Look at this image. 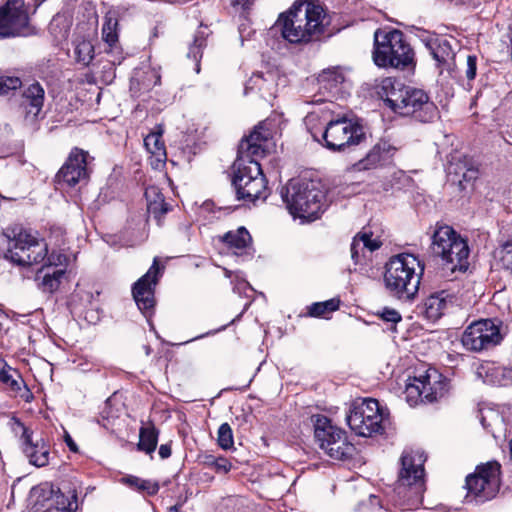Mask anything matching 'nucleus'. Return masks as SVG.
I'll use <instances>...</instances> for the list:
<instances>
[{"label":"nucleus","mask_w":512,"mask_h":512,"mask_svg":"<svg viewBox=\"0 0 512 512\" xmlns=\"http://www.w3.org/2000/svg\"><path fill=\"white\" fill-rule=\"evenodd\" d=\"M314 436L320 448H327L337 437L346 435L345 431L332 425L330 419L323 415H317L313 418Z\"/></svg>","instance_id":"412c9836"},{"label":"nucleus","mask_w":512,"mask_h":512,"mask_svg":"<svg viewBox=\"0 0 512 512\" xmlns=\"http://www.w3.org/2000/svg\"><path fill=\"white\" fill-rule=\"evenodd\" d=\"M253 0H231L233 6H241L242 8H248L251 5Z\"/></svg>","instance_id":"09e8293b"},{"label":"nucleus","mask_w":512,"mask_h":512,"mask_svg":"<svg viewBox=\"0 0 512 512\" xmlns=\"http://www.w3.org/2000/svg\"><path fill=\"white\" fill-rule=\"evenodd\" d=\"M160 276L157 258L154 259L152 266L138 281L133 285L132 295L142 312H146L154 307V291Z\"/></svg>","instance_id":"dca6fc26"},{"label":"nucleus","mask_w":512,"mask_h":512,"mask_svg":"<svg viewBox=\"0 0 512 512\" xmlns=\"http://www.w3.org/2000/svg\"><path fill=\"white\" fill-rule=\"evenodd\" d=\"M121 481L129 487L149 496L155 495L159 491V484L156 481L145 480L132 475L123 477Z\"/></svg>","instance_id":"72a5a7b5"},{"label":"nucleus","mask_w":512,"mask_h":512,"mask_svg":"<svg viewBox=\"0 0 512 512\" xmlns=\"http://www.w3.org/2000/svg\"><path fill=\"white\" fill-rule=\"evenodd\" d=\"M382 242L375 238H372V234L367 232H360L353 238V250L357 254V248H362V256L367 258V253L371 254L375 250L379 249Z\"/></svg>","instance_id":"473e14b6"},{"label":"nucleus","mask_w":512,"mask_h":512,"mask_svg":"<svg viewBox=\"0 0 512 512\" xmlns=\"http://www.w3.org/2000/svg\"><path fill=\"white\" fill-rule=\"evenodd\" d=\"M463 178H464V179H467V175H466V173H464V174H463Z\"/></svg>","instance_id":"6e6d98bb"},{"label":"nucleus","mask_w":512,"mask_h":512,"mask_svg":"<svg viewBox=\"0 0 512 512\" xmlns=\"http://www.w3.org/2000/svg\"><path fill=\"white\" fill-rule=\"evenodd\" d=\"M448 382L435 368H428L423 373L409 379L404 394L410 406L419 403H433L445 396Z\"/></svg>","instance_id":"9d476101"},{"label":"nucleus","mask_w":512,"mask_h":512,"mask_svg":"<svg viewBox=\"0 0 512 512\" xmlns=\"http://www.w3.org/2000/svg\"><path fill=\"white\" fill-rule=\"evenodd\" d=\"M366 138L362 125L346 117L331 120L323 134V146L332 152H344Z\"/></svg>","instance_id":"ddd939ff"},{"label":"nucleus","mask_w":512,"mask_h":512,"mask_svg":"<svg viewBox=\"0 0 512 512\" xmlns=\"http://www.w3.org/2000/svg\"><path fill=\"white\" fill-rule=\"evenodd\" d=\"M65 442L71 451H73V452L77 451V445L75 444V442L73 441V439L71 438L70 435L67 434L65 436Z\"/></svg>","instance_id":"8fccbe9b"},{"label":"nucleus","mask_w":512,"mask_h":512,"mask_svg":"<svg viewBox=\"0 0 512 512\" xmlns=\"http://www.w3.org/2000/svg\"><path fill=\"white\" fill-rule=\"evenodd\" d=\"M326 16L322 6L310 2L294 4L282 13L275 26L290 43L300 44L318 40L325 31Z\"/></svg>","instance_id":"7ed1b4c3"},{"label":"nucleus","mask_w":512,"mask_h":512,"mask_svg":"<svg viewBox=\"0 0 512 512\" xmlns=\"http://www.w3.org/2000/svg\"><path fill=\"white\" fill-rule=\"evenodd\" d=\"M510 454H511V458H512V440L510 441Z\"/></svg>","instance_id":"5fc2aeb1"},{"label":"nucleus","mask_w":512,"mask_h":512,"mask_svg":"<svg viewBox=\"0 0 512 512\" xmlns=\"http://www.w3.org/2000/svg\"><path fill=\"white\" fill-rule=\"evenodd\" d=\"M202 463L210 468H213L217 473H228L231 468V462L225 457H215L212 454H206L202 458Z\"/></svg>","instance_id":"e433bc0d"},{"label":"nucleus","mask_w":512,"mask_h":512,"mask_svg":"<svg viewBox=\"0 0 512 512\" xmlns=\"http://www.w3.org/2000/svg\"><path fill=\"white\" fill-rule=\"evenodd\" d=\"M379 316L384 321L391 322L393 324H396L402 320L400 313L397 310L391 308H383V310L379 312Z\"/></svg>","instance_id":"c03bdc74"},{"label":"nucleus","mask_w":512,"mask_h":512,"mask_svg":"<svg viewBox=\"0 0 512 512\" xmlns=\"http://www.w3.org/2000/svg\"><path fill=\"white\" fill-rule=\"evenodd\" d=\"M346 421L355 434L363 437H371L383 430L382 410L378 401L372 398L354 401Z\"/></svg>","instance_id":"f8f14e48"},{"label":"nucleus","mask_w":512,"mask_h":512,"mask_svg":"<svg viewBox=\"0 0 512 512\" xmlns=\"http://www.w3.org/2000/svg\"><path fill=\"white\" fill-rule=\"evenodd\" d=\"M477 71V57L474 55L467 56L465 74L468 80H473Z\"/></svg>","instance_id":"a18cd8bd"},{"label":"nucleus","mask_w":512,"mask_h":512,"mask_svg":"<svg viewBox=\"0 0 512 512\" xmlns=\"http://www.w3.org/2000/svg\"><path fill=\"white\" fill-rule=\"evenodd\" d=\"M351 258L353 259V261L358 264V263H361L363 259H365L363 256H362V248L358 247L357 248V254L354 253V250H353V242L351 243Z\"/></svg>","instance_id":"de8ad7c7"},{"label":"nucleus","mask_w":512,"mask_h":512,"mask_svg":"<svg viewBox=\"0 0 512 512\" xmlns=\"http://www.w3.org/2000/svg\"><path fill=\"white\" fill-rule=\"evenodd\" d=\"M207 34L203 30H198L194 36V41L190 45L187 57L192 58L196 62L195 70L197 73L200 71L199 61L202 57V49L206 45Z\"/></svg>","instance_id":"f704fd0d"},{"label":"nucleus","mask_w":512,"mask_h":512,"mask_svg":"<svg viewBox=\"0 0 512 512\" xmlns=\"http://www.w3.org/2000/svg\"><path fill=\"white\" fill-rule=\"evenodd\" d=\"M55 508L48 512H74L78 508L77 494L75 490H69L68 495L58 490L54 496Z\"/></svg>","instance_id":"2f4dec72"},{"label":"nucleus","mask_w":512,"mask_h":512,"mask_svg":"<svg viewBox=\"0 0 512 512\" xmlns=\"http://www.w3.org/2000/svg\"><path fill=\"white\" fill-rule=\"evenodd\" d=\"M0 382L4 385L5 389L15 397L19 396L26 401L31 397L30 391L25 385L23 379L14 370H1Z\"/></svg>","instance_id":"393cba45"},{"label":"nucleus","mask_w":512,"mask_h":512,"mask_svg":"<svg viewBox=\"0 0 512 512\" xmlns=\"http://www.w3.org/2000/svg\"><path fill=\"white\" fill-rule=\"evenodd\" d=\"M396 152V148L386 140H379L366 155L353 164L355 171L376 169L387 162Z\"/></svg>","instance_id":"aec40b11"},{"label":"nucleus","mask_w":512,"mask_h":512,"mask_svg":"<svg viewBox=\"0 0 512 512\" xmlns=\"http://www.w3.org/2000/svg\"><path fill=\"white\" fill-rule=\"evenodd\" d=\"M13 430L18 433L21 432V439L23 441V451L29 462L36 467H43L49 462V448L44 442L32 441L31 432L19 420L14 421Z\"/></svg>","instance_id":"6ab92c4d"},{"label":"nucleus","mask_w":512,"mask_h":512,"mask_svg":"<svg viewBox=\"0 0 512 512\" xmlns=\"http://www.w3.org/2000/svg\"><path fill=\"white\" fill-rule=\"evenodd\" d=\"M87 153L75 148L57 174L58 182L70 187L88 179Z\"/></svg>","instance_id":"f3484780"},{"label":"nucleus","mask_w":512,"mask_h":512,"mask_svg":"<svg viewBox=\"0 0 512 512\" xmlns=\"http://www.w3.org/2000/svg\"><path fill=\"white\" fill-rule=\"evenodd\" d=\"M425 461L421 451H404L402 454L396 494L399 506L404 509H415L422 503Z\"/></svg>","instance_id":"423d86ee"},{"label":"nucleus","mask_w":512,"mask_h":512,"mask_svg":"<svg viewBox=\"0 0 512 512\" xmlns=\"http://www.w3.org/2000/svg\"><path fill=\"white\" fill-rule=\"evenodd\" d=\"M340 301L330 299L324 302L313 303L309 308V314L313 317H321L326 313L336 311L339 308Z\"/></svg>","instance_id":"58836bf2"},{"label":"nucleus","mask_w":512,"mask_h":512,"mask_svg":"<svg viewBox=\"0 0 512 512\" xmlns=\"http://www.w3.org/2000/svg\"><path fill=\"white\" fill-rule=\"evenodd\" d=\"M178 511H179V508L177 505H173L168 508V512H178Z\"/></svg>","instance_id":"603ef678"},{"label":"nucleus","mask_w":512,"mask_h":512,"mask_svg":"<svg viewBox=\"0 0 512 512\" xmlns=\"http://www.w3.org/2000/svg\"><path fill=\"white\" fill-rule=\"evenodd\" d=\"M373 61L381 68L405 70L415 66V53L402 31L379 28L374 32Z\"/></svg>","instance_id":"39448f33"},{"label":"nucleus","mask_w":512,"mask_h":512,"mask_svg":"<svg viewBox=\"0 0 512 512\" xmlns=\"http://www.w3.org/2000/svg\"><path fill=\"white\" fill-rule=\"evenodd\" d=\"M76 60L83 64L88 65L94 57V47L90 41H79L74 49Z\"/></svg>","instance_id":"4c0bfd02"},{"label":"nucleus","mask_w":512,"mask_h":512,"mask_svg":"<svg viewBox=\"0 0 512 512\" xmlns=\"http://www.w3.org/2000/svg\"><path fill=\"white\" fill-rule=\"evenodd\" d=\"M502 340L500 328L491 319H483L471 323L463 332V346L473 352L488 350Z\"/></svg>","instance_id":"4468645a"},{"label":"nucleus","mask_w":512,"mask_h":512,"mask_svg":"<svg viewBox=\"0 0 512 512\" xmlns=\"http://www.w3.org/2000/svg\"><path fill=\"white\" fill-rule=\"evenodd\" d=\"M118 20L111 15L105 16V21L102 27V39L112 47L118 41Z\"/></svg>","instance_id":"c9c22d12"},{"label":"nucleus","mask_w":512,"mask_h":512,"mask_svg":"<svg viewBox=\"0 0 512 512\" xmlns=\"http://www.w3.org/2000/svg\"><path fill=\"white\" fill-rule=\"evenodd\" d=\"M144 146L152 156V166L159 168L167 159L166 148L162 140V131L151 132L144 138Z\"/></svg>","instance_id":"5701e85b"},{"label":"nucleus","mask_w":512,"mask_h":512,"mask_svg":"<svg viewBox=\"0 0 512 512\" xmlns=\"http://www.w3.org/2000/svg\"><path fill=\"white\" fill-rule=\"evenodd\" d=\"M431 249L448 265L451 271H465L468 267L467 241L448 225H437L431 236Z\"/></svg>","instance_id":"1a4fd4ad"},{"label":"nucleus","mask_w":512,"mask_h":512,"mask_svg":"<svg viewBox=\"0 0 512 512\" xmlns=\"http://www.w3.org/2000/svg\"><path fill=\"white\" fill-rule=\"evenodd\" d=\"M500 261L503 268L512 272V243H507L500 250Z\"/></svg>","instance_id":"37998d69"},{"label":"nucleus","mask_w":512,"mask_h":512,"mask_svg":"<svg viewBox=\"0 0 512 512\" xmlns=\"http://www.w3.org/2000/svg\"><path fill=\"white\" fill-rule=\"evenodd\" d=\"M45 92L43 87L35 82L30 84L22 94V105L27 109V114L36 117L44 104Z\"/></svg>","instance_id":"b1692460"},{"label":"nucleus","mask_w":512,"mask_h":512,"mask_svg":"<svg viewBox=\"0 0 512 512\" xmlns=\"http://www.w3.org/2000/svg\"><path fill=\"white\" fill-rule=\"evenodd\" d=\"M344 80L343 73L337 68L323 71L318 78L320 87L330 94L338 93Z\"/></svg>","instance_id":"c85d7f7f"},{"label":"nucleus","mask_w":512,"mask_h":512,"mask_svg":"<svg viewBox=\"0 0 512 512\" xmlns=\"http://www.w3.org/2000/svg\"><path fill=\"white\" fill-rule=\"evenodd\" d=\"M425 314L430 320H438L448 307L445 292L433 294L425 301Z\"/></svg>","instance_id":"c756f323"},{"label":"nucleus","mask_w":512,"mask_h":512,"mask_svg":"<svg viewBox=\"0 0 512 512\" xmlns=\"http://www.w3.org/2000/svg\"><path fill=\"white\" fill-rule=\"evenodd\" d=\"M333 460H346L352 457L355 447L347 440V436L337 437L327 448H320Z\"/></svg>","instance_id":"bb28decb"},{"label":"nucleus","mask_w":512,"mask_h":512,"mask_svg":"<svg viewBox=\"0 0 512 512\" xmlns=\"http://www.w3.org/2000/svg\"><path fill=\"white\" fill-rule=\"evenodd\" d=\"M501 486V465L496 462H487L478 465L474 473L466 477L468 496L478 503L494 499Z\"/></svg>","instance_id":"9b49d317"},{"label":"nucleus","mask_w":512,"mask_h":512,"mask_svg":"<svg viewBox=\"0 0 512 512\" xmlns=\"http://www.w3.org/2000/svg\"><path fill=\"white\" fill-rule=\"evenodd\" d=\"M423 42L433 59L442 69L450 70L454 65L456 40L453 37L429 35Z\"/></svg>","instance_id":"a211bd4d"},{"label":"nucleus","mask_w":512,"mask_h":512,"mask_svg":"<svg viewBox=\"0 0 512 512\" xmlns=\"http://www.w3.org/2000/svg\"><path fill=\"white\" fill-rule=\"evenodd\" d=\"M8 248L5 257L19 266H31L43 262L47 256V244L31 231L14 226L7 228Z\"/></svg>","instance_id":"6e6552de"},{"label":"nucleus","mask_w":512,"mask_h":512,"mask_svg":"<svg viewBox=\"0 0 512 512\" xmlns=\"http://www.w3.org/2000/svg\"><path fill=\"white\" fill-rule=\"evenodd\" d=\"M270 139L271 132L262 122L240 142L232 180L238 200L254 202L265 193L267 182L257 158L268 152Z\"/></svg>","instance_id":"f257e3e1"},{"label":"nucleus","mask_w":512,"mask_h":512,"mask_svg":"<svg viewBox=\"0 0 512 512\" xmlns=\"http://www.w3.org/2000/svg\"><path fill=\"white\" fill-rule=\"evenodd\" d=\"M63 276L64 270L62 269H55L52 273H46L41 283L43 290L50 293L57 290Z\"/></svg>","instance_id":"ea45409f"},{"label":"nucleus","mask_w":512,"mask_h":512,"mask_svg":"<svg viewBox=\"0 0 512 512\" xmlns=\"http://www.w3.org/2000/svg\"><path fill=\"white\" fill-rule=\"evenodd\" d=\"M254 90L258 91L265 100L274 97L276 92L275 74L272 72L254 73L246 82L244 93L248 94Z\"/></svg>","instance_id":"4be33fe9"},{"label":"nucleus","mask_w":512,"mask_h":512,"mask_svg":"<svg viewBox=\"0 0 512 512\" xmlns=\"http://www.w3.org/2000/svg\"><path fill=\"white\" fill-rule=\"evenodd\" d=\"M218 445L224 449L228 450L233 447L234 445V439H233V432L228 423H223L220 425L218 429Z\"/></svg>","instance_id":"a19ab883"},{"label":"nucleus","mask_w":512,"mask_h":512,"mask_svg":"<svg viewBox=\"0 0 512 512\" xmlns=\"http://www.w3.org/2000/svg\"><path fill=\"white\" fill-rule=\"evenodd\" d=\"M378 95L389 108L402 116H412L423 123L432 122L438 116L437 106L424 90L406 86L392 77L381 81Z\"/></svg>","instance_id":"f03ea898"},{"label":"nucleus","mask_w":512,"mask_h":512,"mask_svg":"<svg viewBox=\"0 0 512 512\" xmlns=\"http://www.w3.org/2000/svg\"><path fill=\"white\" fill-rule=\"evenodd\" d=\"M28 14L22 0H8L0 7V38L28 35Z\"/></svg>","instance_id":"2eb2a0df"},{"label":"nucleus","mask_w":512,"mask_h":512,"mask_svg":"<svg viewBox=\"0 0 512 512\" xmlns=\"http://www.w3.org/2000/svg\"><path fill=\"white\" fill-rule=\"evenodd\" d=\"M209 334H210V332H208L206 334H202V335L196 336V337H194V338H192L190 340H187V341L183 342V344H187V343L195 341L197 339H201V338H203V337H205L206 335H209Z\"/></svg>","instance_id":"3c124183"},{"label":"nucleus","mask_w":512,"mask_h":512,"mask_svg":"<svg viewBox=\"0 0 512 512\" xmlns=\"http://www.w3.org/2000/svg\"><path fill=\"white\" fill-rule=\"evenodd\" d=\"M251 241L252 238L244 227H240L236 231H229L223 236V242L230 249H233L235 254H239L246 249L251 244Z\"/></svg>","instance_id":"cd10ccee"},{"label":"nucleus","mask_w":512,"mask_h":512,"mask_svg":"<svg viewBox=\"0 0 512 512\" xmlns=\"http://www.w3.org/2000/svg\"><path fill=\"white\" fill-rule=\"evenodd\" d=\"M0 318H7V315L1 305H0Z\"/></svg>","instance_id":"864d4df0"},{"label":"nucleus","mask_w":512,"mask_h":512,"mask_svg":"<svg viewBox=\"0 0 512 512\" xmlns=\"http://www.w3.org/2000/svg\"><path fill=\"white\" fill-rule=\"evenodd\" d=\"M22 82L18 77H0V95H7L10 91L20 88Z\"/></svg>","instance_id":"79ce46f5"},{"label":"nucleus","mask_w":512,"mask_h":512,"mask_svg":"<svg viewBox=\"0 0 512 512\" xmlns=\"http://www.w3.org/2000/svg\"><path fill=\"white\" fill-rule=\"evenodd\" d=\"M158 453L162 459L169 458L171 456V445L170 444L160 445Z\"/></svg>","instance_id":"49530a36"},{"label":"nucleus","mask_w":512,"mask_h":512,"mask_svg":"<svg viewBox=\"0 0 512 512\" xmlns=\"http://www.w3.org/2000/svg\"><path fill=\"white\" fill-rule=\"evenodd\" d=\"M158 436L159 431L153 424L142 426L139 430L138 450L147 454L153 453L157 447Z\"/></svg>","instance_id":"7c9ffc66"},{"label":"nucleus","mask_w":512,"mask_h":512,"mask_svg":"<svg viewBox=\"0 0 512 512\" xmlns=\"http://www.w3.org/2000/svg\"><path fill=\"white\" fill-rule=\"evenodd\" d=\"M423 270L420 261L412 254L393 256L385 266V288L399 300H412L418 293Z\"/></svg>","instance_id":"20e7f679"},{"label":"nucleus","mask_w":512,"mask_h":512,"mask_svg":"<svg viewBox=\"0 0 512 512\" xmlns=\"http://www.w3.org/2000/svg\"><path fill=\"white\" fill-rule=\"evenodd\" d=\"M281 196L294 217L315 220L321 211L323 192L313 181L290 180Z\"/></svg>","instance_id":"0eeeda50"},{"label":"nucleus","mask_w":512,"mask_h":512,"mask_svg":"<svg viewBox=\"0 0 512 512\" xmlns=\"http://www.w3.org/2000/svg\"><path fill=\"white\" fill-rule=\"evenodd\" d=\"M147 200V210L154 218L159 219L169 210V205L164 201L163 195L155 186H150L145 190Z\"/></svg>","instance_id":"a878e982"}]
</instances>
